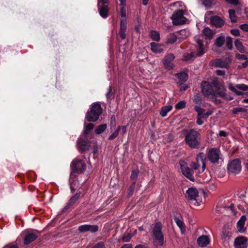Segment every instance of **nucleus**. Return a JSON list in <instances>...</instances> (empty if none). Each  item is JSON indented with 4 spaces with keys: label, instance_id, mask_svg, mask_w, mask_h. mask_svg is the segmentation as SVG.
Returning a JSON list of instances; mask_svg holds the SVG:
<instances>
[{
    "label": "nucleus",
    "instance_id": "17",
    "mask_svg": "<svg viewBox=\"0 0 248 248\" xmlns=\"http://www.w3.org/2000/svg\"><path fill=\"white\" fill-rule=\"evenodd\" d=\"M78 230L82 233L87 232L94 233L98 231V226L96 225L84 224L79 226Z\"/></svg>",
    "mask_w": 248,
    "mask_h": 248
},
{
    "label": "nucleus",
    "instance_id": "9",
    "mask_svg": "<svg viewBox=\"0 0 248 248\" xmlns=\"http://www.w3.org/2000/svg\"><path fill=\"white\" fill-rule=\"evenodd\" d=\"M202 94L207 97L216 96V92L213 88L212 85L207 81H202L201 85Z\"/></svg>",
    "mask_w": 248,
    "mask_h": 248
},
{
    "label": "nucleus",
    "instance_id": "8",
    "mask_svg": "<svg viewBox=\"0 0 248 248\" xmlns=\"http://www.w3.org/2000/svg\"><path fill=\"white\" fill-rule=\"evenodd\" d=\"M184 15V11L182 9L174 12L171 17L173 25H178L184 24L186 22V18Z\"/></svg>",
    "mask_w": 248,
    "mask_h": 248
},
{
    "label": "nucleus",
    "instance_id": "39",
    "mask_svg": "<svg viewBox=\"0 0 248 248\" xmlns=\"http://www.w3.org/2000/svg\"><path fill=\"white\" fill-rule=\"evenodd\" d=\"M229 17L232 23H235L236 22V16L235 14V11L233 9H230L229 10Z\"/></svg>",
    "mask_w": 248,
    "mask_h": 248
},
{
    "label": "nucleus",
    "instance_id": "45",
    "mask_svg": "<svg viewBox=\"0 0 248 248\" xmlns=\"http://www.w3.org/2000/svg\"><path fill=\"white\" fill-rule=\"evenodd\" d=\"M121 127L120 126H118L116 130L108 137L109 140H112L116 138L119 134V132L120 130Z\"/></svg>",
    "mask_w": 248,
    "mask_h": 248
},
{
    "label": "nucleus",
    "instance_id": "12",
    "mask_svg": "<svg viewBox=\"0 0 248 248\" xmlns=\"http://www.w3.org/2000/svg\"><path fill=\"white\" fill-rule=\"evenodd\" d=\"M186 196L190 201H196V202L194 203L195 205L198 206L200 205V203L201 202V201L198 202V191L197 189L195 188H189L186 191Z\"/></svg>",
    "mask_w": 248,
    "mask_h": 248
},
{
    "label": "nucleus",
    "instance_id": "42",
    "mask_svg": "<svg viewBox=\"0 0 248 248\" xmlns=\"http://www.w3.org/2000/svg\"><path fill=\"white\" fill-rule=\"evenodd\" d=\"M186 102L185 101H181L177 103L175 106V108L176 109H181L186 107Z\"/></svg>",
    "mask_w": 248,
    "mask_h": 248
},
{
    "label": "nucleus",
    "instance_id": "60",
    "mask_svg": "<svg viewBox=\"0 0 248 248\" xmlns=\"http://www.w3.org/2000/svg\"><path fill=\"white\" fill-rule=\"evenodd\" d=\"M225 1L230 4L233 5H237L239 4L238 0H225Z\"/></svg>",
    "mask_w": 248,
    "mask_h": 248
},
{
    "label": "nucleus",
    "instance_id": "1",
    "mask_svg": "<svg viewBox=\"0 0 248 248\" xmlns=\"http://www.w3.org/2000/svg\"><path fill=\"white\" fill-rule=\"evenodd\" d=\"M201 139L199 131L192 129L187 132L185 140L191 148L198 149L200 147Z\"/></svg>",
    "mask_w": 248,
    "mask_h": 248
},
{
    "label": "nucleus",
    "instance_id": "13",
    "mask_svg": "<svg viewBox=\"0 0 248 248\" xmlns=\"http://www.w3.org/2000/svg\"><path fill=\"white\" fill-rule=\"evenodd\" d=\"M231 62V59H216L211 62L212 65L216 67L224 68L229 69L230 63Z\"/></svg>",
    "mask_w": 248,
    "mask_h": 248
},
{
    "label": "nucleus",
    "instance_id": "29",
    "mask_svg": "<svg viewBox=\"0 0 248 248\" xmlns=\"http://www.w3.org/2000/svg\"><path fill=\"white\" fill-rule=\"evenodd\" d=\"M174 219L177 226L180 228L181 233L184 234L186 231V227L183 221L178 217H175Z\"/></svg>",
    "mask_w": 248,
    "mask_h": 248
},
{
    "label": "nucleus",
    "instance_id": "3",
    "mask_svg": "<svg viewBox=\"0 0 248 248\" xmlns=\"http://www.w3.org/2000/svg\"><path fill=\"white\" fill-rule=\"evenodd\" d=\"M102 113V108L98 103H93L90 111H88L86 118L88 122H96Z\"/></svg>",
    "mask_w": 248,
    "mask_h": 248
},
{
    "label": "nucleus",
    "instance_id": "55",
    "mask_svg": "<svg viewBox=\"0 0 248 248\" xmlns=\"http://www.w3.org/2000/svg\"><path fill=\"white\" fill-rule=\"evenodd\" d=\"M92 248H106V247L104 242H100L94 245Z\"/></svg>",
    "mask_w": 248,
    "mask_h": 248
},
{
    "label": "nucleus",
    "instance_id": "20",
    "mask_svg": "<svg viewBox=\"0 0 248 248\" xmlns=\"http://www.w3.org/2000/svg\"><path fill=\"white\" fill-rule=\"evenodd\" d=\"M77 144L79 151L81 153L89 148L90 143L87 140L85 141L80 139L78 140Z\"/></svg>",
    "mask_w": 248,
    "mask_h": 248
},
{
    "label": "nucleus",
    "instance_id": "50",
    "mask_svg": "<svg viewBox=\"0 0 248 248\" xmlns=\"http://www.w3.org/2000/svg\"><path fill=\"white\" fill-rule=\"evenodd\" d=\"M94 127V125L93 124H92V123H90V124H87L85 127V130H84V133L85 134H88V132L91 130L92 129H93Z\"/></svg>",
    "mask_w": 248,
    "mask_h": 248
},
{
    "label": "nucleus",
    "instance_id": "25",
    "mask_svg": "<svg viewBox=\"0 0 248 248\" xmlns=\"http://www.w3.org/2000/svg\"><path fill=\"white\" fill-rule=\"evenodd\" d=\"M226 90L224 88V86H221L219 87V88H218V89H217V91L216 92V96L217 95L218 96L224 98L228 100H231L233 98L232 97L228 98L227 97V94L226 93Z\"/></svg>",
    "mask_w": 248,
    "mask_h": 248
},
{
    "label": "nucleus",
    "instance_id": "32",
    "mask_svg": "<svg viewBox=\"0 0 248 248\" xmlns=\"http://www.w3.org/2000/svg\"><path fill=\"white\" fill-rule=\"evenodd\" d=\"M202 34L205 36L206 39L210 40L212 39L214 35L213 31L208 27L205 28L202 30Z\"/></svg>",
    "mask_w": 248,
    "mask_h": 248
},
{
    "label": "nucleus",
    "instance_id": "37",
    "mask_svg": "<svg viewBox=\"0 0 248 248\" xmlns=\"http://www.w3.org/2000/svg\"><path fill=\"white\" fill-rule=\"evenodd\" d=\"M195 57V53L191 51L190 53H185L183 56L184 61L192 60Z\"/></svg>",
    "mask_w": 248,
    "mask_h": 248
},
{
    "label": "nucleus",
    "instance_id": "22",
    "mask_svg": "<svg viewBox=\"0 0 248 248\" xmlns=\"http://www.w3.org/2000/svg\"><path fill=\"white\" fill-rule=\"evenodd\" d=\"M246 217L244 215L241 217L240 219L237 223V227L238 231L240 233H244L245 232L246 228L244 227L245 222L246 221Z\"/></svg>",
    "mask_w": 248,
    "mask_h": 248
},
{
    "label": "nucleus",
    "instance_id": "18",
    "mask_svg": "<svg viewBox=\"0 0 248 248\" xmlns=\"http://www.w3.org/2000/svg\"><path fill=\"white\" fill-rule=\"evenodd\" d=\"M174 58L175 56L172 53L168 54L165 56L163 61V63L166 69L168 70L173 69L174 67V64L172 63V62L173 61Z\"/></svg>",
    "mask_w": 248,
    "mask_h": 248
},
{
    "label": "nucleus",
    "instance_id": "35",
    "mask_svg": "<svg viewBox=\"0 0 248 248\" xmlns=\"http://www.w3.org/2000/svg\"><path fill=\"white\" fill-rule=\"evenodd\" d=\"M225 42V38L224 36H219L217 37L215 41L214 45L217 47H221Z\"/></svg>",
    "mask_w": 248,
    "mask_h": 248
},
{
    "label": "nucleus",
    "instance_id": "63",
    "mask_svg": "<svg viewBox=\"0 0 248 248\" xmlns=\"http://www.w3.org/2000/svg\"><path fill=\"white\" fill-rule=\"evenodd\" d=\"M240 28L243 31H248V24L241 25Z\"/></svg>",
    "mask_w": 248,
    "mask_h": 248
},
{
    "label": "nucleus",
    "instance_id": "46",
    "mask_svg": "<svg viewBox=\"0 0 248 248\" xmlns=\"http://www.w3.org/2000/svg\"><path fill=\"white\" fill-rule=\"evenodd\" d=\"M212 85H213L216 89H218L221 86L219 83L218 79L217 78H215L212 81Z\"/></svg>",
    "mask_w": 248,
    "mask_h": 248
},
{
    "label": "nucleus",
    "instance_id": "52",
    "mask_svg": "<svg viewBox=\"0 0 248 248\" xmlns=\"http://www.w3.org/2000/svg\"><path fill=\"white\" fill-rule=\"evenodd\" d=\"M204 118V115L197 116L196 123L198 125H200L202 124L204 122L202 119V118Z\"/></svg>",
    "mask_w": 248,
    "mask_h": 248
},
{
    "label": "nucleus",
    "instance_id": "30",
    "mask_svg": "<svg viewBox=\"0 0 248 248\" xmlns=\"http://www.w3.org/2000/svg\"><path fill=\"white\" fill-rule=\"evenodd\" d=\"M37 237V235L33 233L28 234L24 238V244L28 245L35 240Z\"/></svg>",
    "mask_w": 248,
    "mask_h": 248
},
{
    "label": "nucleus",
    "instance_id": "28",
    "mask_svg": "<svg viewBox=\"0 0 248 248\" xmlns=\"http://www.w3.org/2000/svg\"><path fill=\"white\" fill-rule=\"evenodd\" d=\"M150 46L152 51L155 53H160L163 51L161 44L153 42L150 44Z\"/></svg>",
    "mask_w": 248,
    "mask_h": 248
},
{
    "label": "nucleus",
    "instance_id": "44",
    "mask_svg": "<svg viewBox=\"0 0 248 248\" xmlns=\"http://www.w3.org/2000/svg\"><path fill=\"white\" fill-rule=\"evenodd\" d=\"M121 8H120V13H121V16L122 17V19H126V10H125V7L126 4L123 5H120Z\"/></svg>",
    "mask_w": 248,
    "mask_h": 248
},
{
    "label": "nucleus",
    "instance_id": "61",
    "mask_svg": "<svg viewBox=\"0 0 248 248\" xmlns=\"http://www.w3.org/2000/svg\"><path fill=\"white\" fill-rule=\"evenodd\" d=\"M216 73L217 76H224L225 75V72L224 71L221 70H217L216 71Z\"/></svg>",
    "mask_w": 248,
    "mask_h": 248
},
{
    "label": "nucleus",
    "instance_id": "64",
    "mask_svg": "<svg viewBox=\"0 0 248 248\" xmlns=\"http://www.w3.org/2000/svg\"><path fill=\"white\" fill-rule=\"evenodd\" d=\"M3 248H18V247L16 245L10 244L5 246Z\"/></svg>",
    "mask_w": 248,
    "mask_h": 248
},
{
    "label": "nucleus",
    "instance_id": "6",
    "mask_svg": "<svg viewBox=\"0 0 248 248\" xmlns=\"http://www.w3.org/2000/svg\"><path fill=\"white\" fill-rule=\"evenodd\" d=\"M71 175H73L75 172H83L86 168V165L83 160L76 158L71 162Z\"/></svg>",
    "mask_w": 248,
    "mask_h": 248
},
{
    "label": "nucleus",
    "instance_id": "34",
    "mask_svg": "<svg viewBox=\"0 0 248 248\" xmlns=\"http://www.w3.org/2000/svg\"><path fill=\"white\" fill-rule=\"evenodd\" d=\"M172 108V106L169 105L162 107L160 111V114L162 117H165L167 115V113L170 111Z\"/></svg>",
    "mask_w": 248,
    "mask_h": 248
},
{
    "label": "nucleus",
    "instance_id": "57",
    "mask_svg": "<svg viewBox=\"0 0 248 248\" xmlns=\"http://www.w3.org/2000/svg\"><path fill=\"white\" fill-rule=\"evenodd\" d=\"M194 102L196 104H200L201 103V97L198 95H195L194 97Z\"/></svg>",
    "mask_w": 248,
    "mask_h": 248
},
{
    "label": "nucleus",
    "instance_id": "10",
    "mask_svg": "<svg viewBox=\"0 0 248 248\" xmlns=\"http://www.w3.org/2000/svg\"><path fill=\"white\" fill-rule=\"evenodd\" d=\"M179 165L182 173L190 181H194L193 170L188 167L187 163L184 160H180Z\"/></svg>",
    "mask_w": 248,
    "mask_h": 248
},
{
    "label": "nucleus",
    "instance_id": "36",
    "mask_svg": "<svg viewBox=\"0 0 248 248\" xmlns=\"http://www.w3.org/2000/svg\"><path fill=\"white\" fill-rule=\"evenodd\" d=\"M107 127V124H100L95 128V133L97 135L100 134L106 129Z\"/></svg>",
    "mask_w": 248,
    "mask_h": 248
},
{
    "label": "nucleus",
    "instance_id": "49",
    "mask_svg": "<svg viewBox=\"0 0 248 248\" xmlns=\"http://www.w3.org/2000/svg\"><path fill=\"white\" fill-rule=\"evenodd\" d=\"M106 97L108 99H111L114 97L113 93L112 92V87L109 86L108 89V91L106 94Z\"/></svg>",
    "mask_w": 248,
    "mask_h": 248
},
{
    "label": "nucleus",
    "instance_id": "33",
    "mask_svg": "<svg viewBox=\"0 0 248 248\" xmlns=\"http://www.w3.org/2000/svg\"><path fill=\"white\" fill-rule=\"evenodd\" d=\"M234 45L236 49L241 53L245 52V48L243 46L242 42L239 39H236L234 42Z\"/></svg>",
    "mask_w": 248,
    "mask_h": 248
},
{
    "label": "nucleus",
    "instance_id": "31",
    "mask_svg": "<svg viewBox=\"0 0 248 248\" xmlns=\"http://www.w3.org/2000/svg\"><path fill=\"white\" fill-rule=\"evenodd\" d=\"M80 193H76L75 195L72 196L70 199L69 200V202H68L66 206H65V208H69L70 206H72L76 202L78 199V198L80 197Z\"/></svg>",
    "mask_w": 248,
    "mask_h": 248
},
{
    "label": "nucleus",
    "instance_id": "54",
    "mask_svg": "<svg viewBox=\"0 0 248 248\" xmlns=\"http://www.w3.org/2000/svg\"><path fill=\"white\" fill-rule=\"evenodd\" d=\"M202 5L206 7H209L211 5V0H201Z\"/></svg>",
    "mask_w": 248,
    "mask_h": 248
},
{
    "label": "nucleus",
    "instance_id": "15",
    "mask_svg": "<svg viewBox=\"0 0 248 248\" xmlns=\"http://www.w3.org/2000/svg\"><path fill=\"white\" fill-rule=\"evenodd\" d=\"M233 245L234 248H247L248 239L244 236L237 237L234 240Z\"/></svg>",
    "mask_w": 248,
    "mask_h": 248
},
{
    "label": "nucleus",
    "instance_id": "5",
    "mask_svg": "<svg viewBox=\"0 0 248 248\" xmlns=\"http://www.w3.org/2000/svg\"><path fill=\"white\" fill-rule=\"evenodd\" d=\"M162 225L161 222L156 223L153 228V235L154 239L158 241L159 245L164 244V235L162 232Z\"/></svg>",
    "mask_w": 248,
    "mask_h": 248
},
{
    "label": "nucleus",
    "instance_id": "4",
    "mask_svg": "<svg viewBox=\"0 0 248 248\" xmlns=\"http://www.w3.org/2000/svg\"><path fill=\"white\" fill-rule=\"evenodd\" d=\"M205 160L206 157L204 153H200L197 155L196 162H193L190 166L193 169L197 170L198 173H202L205 169Z\"/></svg>",
    "mask_w": 248,
    "mask_h": 248
},
{
    "label": "nucleus",
    "instance_id": "19",
    "mask_svg": "<svg viewBox=\"0 0 248 248\" xmlns=\"http://www.w3.org/2000/svg\"><path fill=\"white\" fill-rule=\"evenodd\" d=\"M195 39L197 44L196 55L199 57L202 56L205 53L207 49L204 46L203 41L198 37H196Z\"/></svg>",
    "mask_w": 248,
    "mask_h": 248
},
{
    "label": "nucleus",
    "instance_id": "59",
    "mask_svg": "<svg viewBox=\"0 0 248 248\" xmlns=\"http://www.w3.org/2000/svg\"><path fill=\"white\" fill-rule=\"evenodd\" d=\"M183 5V3L182 1H177L170 4V6H174L176 7H181Z\"/></svg>",
    "mask_w": 248,
    "mask_h": 248
},
{
    "label": "nucleus",
    "instance_id": "58",
    "mask_svg": "<svg viewBox=\"0 0 248 248\" xmlns=\"http://www.w3.org/2000/svg\"><path fill=\"white\" fill-rule=\"evenodd\" d=\"M231 33L234 36H239L240 35L239 31L237 29H233L231 31Z\"/></svg>",
    "mask_w": 248,
    "mask_h": 248
},
{
    "label": "nucleus",
    "instance_id": "2",
    "mask_svg": "<svg viewBox=\"0 0 248 248\" xmlns=\"http://www.w3.org/2000/svg\"><path fill=\"white\" fill-rule=\"evenodd\" d=\"M102 113V108L98 103H93L90 111H88L86 118L88 122H96Z\"/></svg>",
    "mask_w": 248,
    "mask_h": 248
},
{
    "label": "nucleus",
    "instance_id": "53",
    "mask_svg": "<svg viewBox=\"0 0 248 248\" xmlns=\"http://www.w3.org/2000/svg\"><path fill=\"white\" fill-rule=\"evenodd\" d=\"M247 110L242 108H235L232 110V113L237 114L240 112H246Z\"/></svg>",
    "mask_w": 248,
    "mask_h": 248
},
{
    "label": "nucleus",
    "instance_id": "51",
    "mask_svg": "<svg viewBox=\"0 0 248 248\" xmlns=\"http://www.w3.org/2000/svg\"><path fill=\"white\" fill-rule=\"evenodd\" d=\"M194 109L198 113L197 116L204 115H203L204 110L200 106H196L195 107Z\"/></svg>",
    "mask_w": 248,
    "mask_h": 248
},
{
    "label": "nucleus",
    "instance_id": "11",
    "mask_svg": "<svg viewBox=\"0 0 248 248\" xmlns=\"http://www.w3.org/2000/svg\"><path fill=\"white\" fill-rule=\"evenodd\" d=\"M241 170V162L239 159H234L228 165V170L230 173L237 174L240 172Z\"/></svg>",
    "mask_w": 248,
    "mask_h": 248
},
{
    "label": "nucleus",
    "instance_id": "62",
    "mask_svg": "<svg viewBox=\"0 0 248 248\" xmlns=\"http://www.w3.org/2000/svg\"><path fill=\"white\" fill-rule=\"evenodd\" d=\"M125 31H124L121 30L119 31V34L121 38L123 40L126 37V34L125 33Z\"/></svg>",
    "mask_w": 248,
    "mask_h": 248
},
{
    "label": "nucleus",
    "instance_id": "38",
    "mask_svg": "<svg viewBox=\"0 0 248 248\" xmlns=\"http://www.w3.org/2000/svg\"><path fill=\"white\" fill-rule=\"evenodd\" d=\"M150 35L151 38L155 41H159L160 40V34L159 33L154 31H152L150 32Z\"/></svg>",
    "mask_w": 248,
    "mask_h": 248
},
{
    "label": "nucleus",
    "instance_id": "43",
    "mask_svg": "<svg viewBox=\"0 0 248 248\" xmlns=\"http://www.w3.org/2000/svg\"><path fill=\"white\" fill-rule=\"evenodd\" d=\"M226 46L229 50H232L233 47L232 46V40L231 37H227L226 41Z\"/></svg>",
    "mask_w": 248,
    "mask_h": 248
},
{
    "label": "nucleus",
    "instance_id": "14",
    "mask_svg": "<svg viewBox=\"0 0 248 248\" xmlns=\"http://www.w3.org/2000/svg\"><path fill=\"white\" fill-rule=\"evenodd\" d=\"M220 153L219 149L215 148H211L208 152L207 158L211 162L215 163L220 158Z\"/></svg>",
    "mask_w": 248,
    "mask_h": 248
},
{
    "label": "nucleus",
    "instance_id": "24",
    "mask_svg": "<svg viewBox=\"0 0 248 248\" xmlns=\"http://www.w3.org/2000/svg\"><path fill=\"white\" fill-rule=\"evenodd\" d=\"M176 33L178 39V42H181L182 40L188 37L190 35L189 32L186 29L180 30Z\"/></svg>",
    "mask_w": 248,
    "mask_h": 248
},
{
    "label": "nucleus",
    "instance_id": "48",
    "mask_svg": "<svg viewBox=\"0 0 248 248\" xmlns=\"http://www.w3.org/2000/svg\"><path fill=\"white\" fill-rule=\"evenodd\" d=\"M135 182H133L127 190L128 195L129 197L131 196L133 194V191L135 189Z\"/></svg>",
    "mask_w": 248,
    "mask_h": 248
},
{
    "label": "nucleus",
    "instance_id": "16",
    "mask_svg": "<svg viewBox=\"0 0 248 248\" xmlns=\"http://www.w3.org/2000/svg\"><path fill=\"white\" fill-rule=\"evenodd\" d=\"M228 88L230 90L234 92L237 95H242L243 94V93L242 91L237 90L236 88H237L242 91H246L248 90V86L244 84H238L234 87L232 83H229L228 84Z\"/></svg>",
    "mask_w": 248,
    "mask_h": 248
},
{
    "label": "nucleus",
    "instance_id": "7",
    "mask_svg": "<svg viewBox=\"0 0 248 248\" xmlns=\"http://www.w3.org/2000/svg\"><path fill=\"white\" fill-rule=\"evenodd\" d=\"M109 0H97V8L100 16L106 18L108 16Z\"/></svg>",
    "mask_w": 248,
    "mask_h": 248
},
{
    "label": "nucleus",
    "instance_id": "27",
    "mask_svg": "<svg viewBox=\"0 0 248 248\" xmlns=\"http://www.w3.org/2000/svg\"><path fill=\"white\" fill-rule=\"evenodd\" d=\"M176 80L180 84H183L188 78V75L185 72H181L176 75Z\"/></svg>",
    "mask_w": 248,
    "mask_h": 248
},
{
    "label": "nucleus",
    "instance_id": "56",
    "mask_svg": "<svg viewBox=\"0 0 248 248\" xmlns=\"http://www.w3.org/2000/svg\"><path fill=\"white\" fill-rule=\"evenodd\" d=\"M235 57L238 60H245L247 59V57L243 54H240L239 53L235 54Z\"/></svg>",
    "mask_w": 248,
    "mask_h": 248
},
{
    "label": "nucleus",
    "instance_id": "40",
    "mask_svg": "<svg viewBox=\"0 0 248 248\" xmlns=\"http://www.w3.org/2000/svg\"><path fill=\"white\" fill-rule=\"evenodd\" d=\"M139 173V170L138 169L134 170L132 171L130 178L133 181V182H135V183L136 182Z\"/></svg>",
    "mask_w": 248,
    "mask_h": 248
},
{
    "label": "nucleus",
    "instance_id": "21",
    "mask_svg": "<svg viewBox=\"0 0 248 248\" xmlns=\"http://www.w3.org/2000/svg\"><path fill=\"white\" fill-rule=\"evenodd\" d=\"M211 24L217 27L220 28L224 24V22L223 19L218 16H214L211 17L210 19Z\"/></svg>",
    "mask_w": 248,
    "mask_h": 248
},
{
    "label": "nucleus",
    "instance_id": "26",
    "mask_svg": "<svg viewBox=\"0 0 248 248\" xmlns=\"http://www.w3.org/2000/svg\"><path fill=\"white\" fill-rule=\"evenodd\" d=\"M177 41L178 42V39L175 32L170 33L167 36L165 43L167 45L172 44Z\"/></svg>",
    "mask_w": 248,
    "mask_h": 248
},
{
    "label": "nucleus",
    "instance_id": "47",
    "mask_svg": "<svg viewBox=\"0 0 248 248\" xmlns=\"http://www.w3.org/2000/svg\"><path fill=\"white\" fill-rule=\"evenodd\" d=\"M131 237L132 235L131 234H124L122 237V241L123 242H128L130 241Z\"/></svg>",
    "mask_w": 248,
    "mask_h": 248
},
{
    "label": "nucleus",
    "instance_id": "23",
    "mask_svg": "<svg viewBox=\"0 0 248 248\" xmlns=\"http://www.w3.org/2000/svg\"><path fill=\"white\" fill-rule=\"evenodd\" d=\"M210 243V239L206 235H202L197 239V243L201 247H206Z\"/></svg>",
    "mask_w": 248,
    "mask_h": 248
},
{
    "label": "nucleus",
    "instance_id": "41",
    "mask_svg": "<svg viewBox=\"0 0 248 248\" xmlns=\"http://www.w3.org/2000/svg\"><path fill=\"white\" fill-rule=\"evenodd\" d=\"M127 28V22L126 19H121L120 22V30L125 31Z\"/></svg>",
    "mask_w": 248,
    "mask_h": 248
}]
</instances>
